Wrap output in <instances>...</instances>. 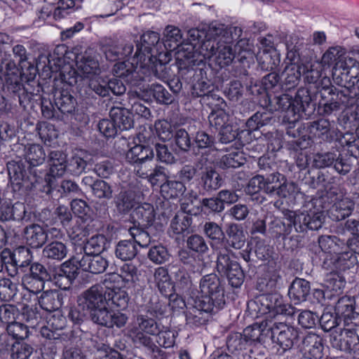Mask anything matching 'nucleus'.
<instances>
[{"label":"nucleus","instance_id":"9b49d317","mask_svg":"<svg viewBox=\"0 0 359 359\" xmlns=\"http://www.w3.org/2000/svg\"><path fill=\"white\" fill-rule=\"evenodd\" d=\"M356 262L355 255L347 249H344L339 250V253H334L330 257H325L323 267L332 271H346L353 267Z\"/></svg>","mask_w":359,"mask_h":359},{"label":"nucleus","instance_id":"f704fd0d","mask_svg":"<svg viewBox=\"0 0 359 359\" xmlns=\"http://www.w3.org/2000/svg\"><path fill=\"white\" fill-rule=\"evenodd\" d=\"M116 209L119 213L126 214L135 207L137 202L133 191H121L115 198Z\"/></svg>","mask_w":359,"mask_h":359},{"label":"nucleus","instance_id":"c9c22d12","mask_svg":"<svg viewBox=\"0 0 359 359\" xmlns=\"http://www.w3.org/2000/svg\"><path fill=\"white\" fill-rule=\"evenodd\" d=\"M319 246L325 254L326 257H330L334 253L343 250L345 244L334 236H322L318 239Z\"/></svg>","mask_w":359,"mask_h":359},{"label":"nucleus","instance_id":"a19ab883","mask_svg":"<svg viewBox=\"0 0 359 359\" xmlns=\"http://www.w3.org/2000/svg\"><path fill=\"white\" fill-rule=\"evenodd\" d=\"M354 208V203L344 198L335 203L330 210V217L334 220H341L349 216Z\"/></svg>","mask_w":359,"mask_h":359},{"label":"nucleus","instance_id":"aec40b11","mask_svg":"<svg viewBox=\"0 0 359 359\" xmlns=\"http://www.w3.org/2000/svg\"><path fill=\"white\" fill-rule=\"evenodd\" d=\"M154 157V150L149 146L142 144H136L131 147L126 154V161L136 165L139 168L142 165H146L148 160H151Z\"/></svg>","mask_w":359,"mask_h":359},{"label":"nucleus","instance_id":"72a5a7b5","mask_svg":"<svg viewBox=\"0 0 359 359\" xmlns=\"http://www.w3.org/2000/svg\"><path fill=\"white\" fill-rule=\"evenodd\" d=\"M24 156L29 166L41 165L46 159V153L43 147L38 144H27L24 149Z\"/></svg>","mask_w":359,"mask_h":359},{"label":"nucleus","instance_id":"1a4fd4ad","mask_svg":"<svg viewBox=\"0 0 359 359\" xmlns=\"http://www.w3.org/2000/svg\"><path fill=\"white\" fill-rule=\"evenodd\" d=\"M304 90H299L295 97L292 98L288 95H283L279 99V104L285 110L288 118H291V121H296L300 117V112L304 110L305 104L309 102L308 95H305Z\"/></svg>","mask_w":359,"mask_h":359},{"label":"nucleus","instance_id":"09e8293b","mask_svg":"<svg viewBox=\"0 0 359 359\" xmlns=\"http://www.w3.org/2000/svg\"><path fill=\"white\" fill-rule=\"evenodd\" d=\"M163 46L169 50L180 48L179 45L182 39L181 31L179 28L168 25L163 32Z\"/></svg>","mask_w":359,"mask_h":359},{"label":"nucleus","instance_id":"4c0bfd02","mask_svg":"<svg viewBox=\"0 0 359 359\" xmlns=\"http://www.w3.org/2000/svg\"><path fill=\"white\" fill-rule=\"evenodd\" d=\"M66 245L60 241H53L46 245L42 251L43 257L50 260L61 261L67 255Z\"/></svg>","mask_w":359,"mask_h":359},{"label":"nucleus","instance_id":"dca6fc26","mask_svg":"<svg viewBox=\"0 0 359 359\" xmlns=\"http://www.w3.org/2000/svg\"><path fill=\"white\" fill-rule=\"evenodd\" d=\"M22 235L26 244L32 248H41L48 240L47 231L38 224L26 226Z\"/></svg>","mask_w":359,"mask_h":359},{"label":"nucleus","instance_id":"0eeeda50","mask_svg":"<svg viewBox=\"0 0 359 359\" xmlns=\"http://www.w3.org/2000/svg\"><path fill=\"white\" fill-rule=\"evenodd\" d=\"M286 217L297 232H304L306 229L318 230L322 226L325 220L323 212L316 210L289 212Z\"/></svg>","mask_w":359,"mask_h":359},{"label":"nucleus","instance_id":"c756f323","mask_svg":"<svg viewBox=\"0 0 359 359\" xmlns=\"http://www.w3.org/2000/svg\"><path fill=\"white\" fill-rule=\"evenodd\" d=\"M337 70H342V74L349 77L353 84L359 81V62L346 53L342 60L337 62Z\"/></svg>","mask_w":359,"mask_h":359},{"label":"nucleus","instance_id":"8fccbe9b","mask_svg":"<svg viewBox=\"0 0 359 359\" xmlns=\"http://www.w3.org/2000/svg\"><path fill=\"white\" fill-rule=\"evenodd\" d=\"M88 159V156L86 154H74L67 161V171L73 175H80L87 166Z\"/></svg>","mask_w":359,"mask_h":359},{"label":"nucleus","instance_id":"f03ea898","mask_svg":"<svg viewBox=\"0 0 359 359\" xmlns=\"http://www.w3.org/2000/svg\"><path fill=\"white\" fill-rule=\"evenodd\" d=\"M201 297L198 306L207 312H218L223 309L225 302L224 285L215 273L203 276L199 283Z\"/></svg>","mask_w":359,"mask_h":359},{"label":"nucleus","instance_id":"ea45409f","mask_svg":"<svg viewBox=\"0 0 359 359\" xmlns=\"http://www.w3.org/2000/svg\"><path fill=\"white\" fill-rule=\"evenodd\" d=\"M133 219L139 224L149 225L154 219V210L152 205L149 203L135 207L131 213Z\"/></svg>","mask_w":359,"mask_h":359},{"label":"nucleus","instance_id":"c03bdc74","mask_svg":"<svg viewBox=\"0 0 359 359\" xmlns=\"http://www.w3.org/2000/svg\"><path fill=\"white\" fill-rule=\"evenodd\" d=\"M226 243L229 247L241 249L245 244V237L243 231L236 224H231L226 231Z\"/></svg>","mask_w":359,"mask_h":359},{"label":"nucleus","instance_id":"69168bd1","mask_svg":"<svg viewBox=\"0 0 359 359\" xmlns=\"http://www.w3.org/2000/svg\"><path fill=\"white\" fill-rule=\"evenodd\" d=\"M189 249L198 254H204L208 252V246L202 236L194 234L189 236L187 241Z\"/></svg>","mask_w":359,"mask_h":359},{"label":"nucleus","instance_id":"6e6d98bb","mask_svg":"<svg viewBox=\"0 0 359 359\" xmlns=\"http://www.w3.org/2000/svg\"><path fill=\"white\" fill-rule=\"evenodd\" d=\"M272 301L274 302L273 307H271V316L294 314V309L289 304L285 303L283 297L280 294H271V302Z\"/></svg>","mask_w":359,"mask_h":359},{"label":"nucleus","instance_id":"7c9ffc66","mask_svg":"<svg viewBox=\"0 0 359 359\" xmlns=\"http://www.w3.org/2000/svg\"><path fill=\"white\" fill-rule=\"evenodd\" d=\"M215 62L220 67L229 66L235 57L231 43H227L222 38L218 39L217 43Z\"/></svg>","mask_w":359,"mask_h":359},{"label":"nucleus","instance_id":"13d9d810","mask_svg":"<svg viewBox=\"0 0 359 359\" xmlns=\"http://www.w3.org/2000/svg\"><path fill=\"white\" fill-rule=\"evenodd\" d=\"M349 331L350 328H344L343 330L337 328L334 330L330 338L332 346L343 351L350 349L349 346L347 345L348 342H346L348 338Z\"/></svg>","mask_w":359,"mask_h":359},{"label":"nucleus","instance_id":"052dcab7","mask_svg":"<svg viewBox=\"0 0 359 359\" xmlns=\"http://www.w3.org/2000/svg\"><path fill=\"white\" fill-rule=\"evenodd\" d=\"M147 257L152 262L161 264L168 261L170 254L167 248L162 245H156L150 248Z\"/></svg>","mask_w":359,"mask_h":359},{"label":"nucleus","instance_id":"79ce46f5","mask_svg":"<svg viewBox=\"0 0 359 359\" xmlns=\"http://www.w3.org/2000/svg\"><path fill=\"white\" fill-rule=\"evenodd\" d=\"M194 83L192 86L191 93L194 97H209L213 87L210 84L206 77L202 76V69L199 72H196L194 76Z\"/></svg>","mask_w":359,"mask_h":359},{"label":"nucleus","instance_id":"2eb2a0df","mask_svg":"<svg viewBox=\"0 0 359 359\" xmlns=\"http://www.w3.org/2000/svg\"><path fill=\"white\" fill-rule=\"evenodd\" d=\"M323 339L314 333L308 334L302 341L300 351L307 359H321L323 355Z\"/></svg>","mask_w":359,"mask_h":359},{"label":"nucleus","instance_id":"a211bd4d","mask_svg":"<svg viewBox=\"0 0 359 359\" xmlns=\"http://www.w3.org/2000/svg\"><path fill=\"white\" fill-rule=\"evenodd\" d=\"M269 334V327L268 320H264L247 327L244 329L242 334L248 345L251 344L254 341L264 343L266 341Z\"/></svg>","mask_w":359,"mask_h":359},{"label":"nucleus","instance_id":"4be33fe9","mask_svg":"<svg viewBox=\"0 0 359 359\" xmlns=\"http://www.w3.org/2000/svg\"><path fill=\"white\" fill-rule=\"evenodd\" d=\"M77 69L86 76L90 75L97 76L100 73V64L95 56L87 52L76 57Z\"/></svg>","mask_w":359,"mask_h":359},{"label":"nucleus","instance_id":"f8f14e48","mask_svg":"<svg viewBox=\"0 0 359 359\" xmlns=\"http://www.w3.org/2000/svg\"><path fill=\"white\" fill-rule=\"evenodd\" d=\"M269 183L263 176L257 175L248 182L245 191L251 196V200L257 204H263L269 196Z\"/></svg>","mask_w":359,"mask_h":359},{"label":"nucleus","instance_id":"f3484780","mask_svg":"<svg viewBox=\"0 0 359 359\" xmlns=\"http://www.w3.org/2000/svg\"><path fill=\"white\" fill-rule=\"evenodd\" d=\"M355 301L350 297L340 298L335 305V314L338 318H343L344 323L356 325L359 322V314L354 311Z\"/></svg>","mask_w":359,"mask_h":359},{"label":"nucleus","instance_id":"3c124183","mask_svg":"<svg viewBox=\"0 0 359 359\" xmlns=\"http://www.w3.org/2000/svg\"><path fill=\"white\" fill-rule=\"evenodd\" d=\"M192 224V217L184 213L177 215L172 219L170 229L173 234L180 235L185 232L189 233V228Z\"/></svg>","mask_w":359,"mask_h":359},{"label":"nucleus","instance_id":"6ab92c4d","mask_svg":"<svg viewBox=\"0 0 359 359\" xmlns=\"http://www.w3.org/2000/svg\"><path fill=\"white\" fill-rule=\"evenodd\" d=\"M67 46L64 44L57 46L51 54L40 55L38 58L37 67H41L43 69L48 67L51 72H57L63 62V57L67 53Z\"/></svg>","mask_w":359,"mask_h":359},{"label":"nucleus","instance_id":"338daca9","mask_svg":"<svg viewBox=\"0 0 359 359\" xmlns=\"http://www.w3.org/2000/svg\"><path fill=\"white\" fill-rule=\"evenodd\" d=\"M226 346L229 351L233 353L246 349L248 345L241 333L235 332L229 335Z\"/></svg>","mask_w":359,"mask_h":359},{"label":"nucleus","instance_id":"603ef678","mask_svg":"<svg viewBox=\"0 0 359 359\" xmlns=\"http://www.w3.org/2000/svg\"><path fill=\"white\" fill-rule=\"evenodd\" d=\"M302 74L305 75L306 81L310 83H314L321 76L323 69L325 67L322 62L314 61L302 65Z\"/></svg>","mask_w":359,"mask_h":359},{"label":"nucleus","instance_id":"e2e57ef3","mask_svg":"<svg viewBox=\"0 0 359 359\" xmlns=\"http://www.w3.org/2000/svg\"><path fill=\"white\" fill-rule=\"evenodd\" d=\"M17 293V285L9 278L0 280V299L5 302L11 300Z\"/></svg>","mask_w":359,"mask_h":359},{"label":"nucleus","instance_id":"9d476101","mask_svg":"<svg viewBox=\"0 0 359 359\" xmlns=\"http://www.w3.org/2000/svg\"><path fill=\"white\" fill-rule=\"evenodd\" d=\"M140 65V60H137L135 55L132 58V61L126 60L116 62L112 69L113 74L125 81L134 84L140 81L143 77L140 74L139 68H143Z\"/></svg>","mask_w":359,"mask_h":359},{"label":"nucleus","instance_id":"0e129e2a","mask_svg":"<svg viewBox=\"0 0 359 359\" xmlns=\"http://www.w3.org/2000/svg\"><path fill=\"white\" fill-rule=\"evenodd\" d=\"M137 321L140 328V331L146 332L149 334H156L159 330V325L153 318H148L144 316H139L137 318Z\"/></svg>","mask_w":359,"mask_h":359},{"label":"nucleus","instance_id":"c85d7f7f","mask_svg":"<svg viewBox=\"0 0 359 359\" xmlns=\"http://www.w3.org/2000/svg\"><path fill=\"white\" fill-rule=\"evenodd\" d=\"M131 113L126 108L113 107L109 114L119 130H127L133 126V119Z\"/></svg>","mask_w":359,"mask_h":359},{"label":"nucleus","instance_id":"bb28decb","mask_svg":"<svg viewBox=\"0 0 359 359\" xmlns=\"http://www.w3.org/2000/svg\"><path fill=\"white\" fill-rule=\"evenodd\" d=\"M107 309H118L123 310L128 306L129 297L128 293L120 287L106 290Z\"/></svg>","mask_w":359,"mask_h":359},{"label":"nucleus","instance_id":"b1692460","mask_svg":"<svg viewBox=\"0 0 359 359\" xmlns=\"http://www.w3.org/2000/svg\"><path fill=\"white\" fill-rule=\"evenodd\" d=\"M137 174L142 178H147L152 185H158L167 179L165 169L161 165H155L153 168L147 163L144 166L136 169Z\"/></svg>","mask_w":359,"mask_h":359},{"label":"nucleus","instance_id":"473e14b6","mask_svg":"<svg viewBox=\"0 0 359 359\" xmlns=\"http://www.w3.org/2000/svg\"><path fill=\"white\" fill-rule=\"evenodd\" d=\"M67 170V162L55 165V167L50 168L49 174L46 176L42 181H40V187L39 191L50 194L55 186V177H62Z\"/></svg>","mask_w":359,"mask_h":359},{"label":"nucleus","instance_id":"a878e982","mask_svg":"<svg viewBox=\"0 0 359 359\" xmlns=\"http://www.w3.org/2000/svg\"><path fill=\"white\" fill-rule=\"evenodd\" d=\"M38 301L42 309L48 312L55 311L63 304V295L56 290H47L42 292Z\"/></svg>","mask_w":359,"mask_h":359},{"label":"nucleus","instance_id":"39448f33","mask_svg":"<svg viewBox=\"0 0 359 359\" xmlns=\"http://www.w3.org/2000/svg\"><path fill=\"white\" fill-rule=\"evenodd\" d=\"M80 305L90 312V318L96 323V317L100 312L107 310L106 290L99 284L91 286L79 297Z\"/></svg>","mask_w":359,"mask_h":359},{"label":"nucleus","instance_id":"774afa93","mask_svg":"<svg viewBox=\"0 0 359 359\" xmlns=\"http://www.w3.org/2000/svg\"><path fill=\"white\" fill-rule=\"evenodd\" d=\"M13 359H28L33 352V348L26 344L16 342L11 348Z\"/></svg>","mask_w":359,"mask_h":359},{"label":"nucleus","instance_id":"ddd939ff","mask_svg":"<svg viewBox=\"0 0 359 359\" xmlns=\"http://www.w3.org/2000/svg\"><path fill=\"white\" fill-rule=\"evenodd\" d=\"M46 325L41 328V334L43 337L56 340L61 337V331L66 326V318L60 312L50 314L47 316Z\"/></svg>","mask_w":359,"mask_h":359},{"label":"nucleus","instance_id":"49530a36","mask_svg":"<svg viewBox=\"0 0 359 359\" xmlns=\"http://www.w3.org/2000/svg\"><path fill=\"white\" fill-rule=\"evenodd\" d=\"M170 271L174 280L175 287L182 290L190 287L191 278L184 266L173 264L170 266Z\"/></svg>","mask_w":359,"mask_h":359},{"label":"nucleus","instance_id":"f257e3e1","mask_svg":"<svg viewBox=\"0 0 359 359\" xmlns=\"http://www.w3.org/2000/svg\"><path fill=\"white\" fill-rule=\"evenodd\" d=\"M223 27L212 23L206 30L204 38L192 51H184L183 48L177 52V60L184 68L194 66L205 59H210L216 55L218 39L222 34Z\"/></svg>","mask_w":359,"mask_h":359},{"label":"nucleus","instance_id":"680f3d73","mask_svg":"<svg viewBox=\"0 0 359 359\" xmlns=\"http://www.w3.org/2000/svg\"><path fill=\"white\" fill-rule=\"evenodd\" d=\"M302 74V68L301 66H297L295 64L291 63L287 65L283 72L285 83L292 88L298 83L301 74Z\"/></svg>","mask_w":359,"mask_h":359},{"label":"nucleus","instance_id":"e433bc0d","mask_svg":"<svg viewBox=\"0 0 359 359\" xmlns=\"http://www.w3.org/2000/svg\"><path fill=\"white\" fill-rule=\"evenodd\" d=\"M138 252L135 242L131 240L120 241L116 245L115 256L121 261L132 260Z\"/></svg>","mask_w":359,"mask_h":359},{"label":"nucleus","instance_id":"393cba45","mask_svg":"<svg viewBox=\"0 0 359 359\" xmlns=\"http://www.w3.org/2000/svg\"><path fill=\"white\" fill-rule=\"evenodd\" d=\"M346 285L345 279L337 272H330L325 278L323 288L327 292V299L339 296L342 293Z\"/></svg>","mask_w":359,"mask_h":359},{"label":"nucleus","instance_id":"20e7f679","mask_svg":"<svg viewBox=\"0 0 359 359\" xmlns=\"http://www.w3.org/2000/svg\"><path fill=\"white\" fill-rule=\"evenodd\" d=\"M231 250L225 248L217 253L216 269L222 275L226 276L229 283L233 287H239L243 283L245 275L240 264L233 258Z\"/></svg>","mask_w":359,"mask_h":359},{"label":"nucleus","instance_id":"6e6552de","mask_svg":"<svg viewBox=\"0 0 359 359\" xmlns=\"http://www.w3.org/2000/svg\"><path fill=\"white\" fill-rule=\"evenodd\" d=\"M271 332L273 344L272 348H276L278 354H282L290 349L298 337V331L294 327L284 323H280L272 327Z\"/></svg>","mask_w":359,"mask_h":359},{"label":"nucleus","instance_id":"2f4dec72","mask_svg":"<svg viewBox=\"0 0 359 359\" xmlns=\"http://www.w3.org/2000/svg\"><path fill=\"white\" fill-rule=\"evenodd\" d=\"M310 291V285L308 281L302 278H295L292 283L288 294L290 298L294 304L304 302Z\"/></svg>","mask_w":359,"mask_h":359},{"label":"nucleus","instance_id":"de8ad7c7","mask_svg":"<svg viewBox=\"0 0 359 359\" xmlns=\"http://www.w3.org/2000/svg\"><path fill=\"white\" fill-rule=\"evenodd\" d=\"M216 312H207L198 306V301L195 302V306L189 311L187 316L186 320L188 325L192 327H199L205 325L208 320L210 314L215 313Z\"/></svg>","mask_w":359,"mask_h":359},{"label":"nucleus","instance_id":"7ed1b4c3","mask_svg":"<svg viewBox=\"0 0 359 359\" xmlns=\"http://www.w3.org/2000/svg\"><path fill=\"white\" fill-rule=\"evenodd\" d=\"M7 169L14 192L23 196L33 189L39 190L42 177L32 174V171L27 168L26 163L22 160L8 162Z\"/></svg>","mask_w":359,"mask_h":359},{"label":"nucleus","instance_id":"4468645a","mask_svg":"<svg viewBox=\"0 0 359 359\" xmlns=\"http://www.w3.org/2000/svg\"><path fill=\"white\" fill-rule=\"evenodd\" d=\"M73 261L76 262L83 271L93 274L104 273L109 266V262L106 258L96 254H85L80 259L74 258Z\"/></svg>","mask_w":359,"mask_h":359},{"label":"nucleus","instance_id":"864d4df0","mask_svg":"<svg viewBox=\"0 0 359 359\" xmlns=\"http://www.w3.org/2000/svg\"><path fill=\"white\" fill-rule=\"evenodd\" d=\"M184 190L183 183L178 181H166L161 185V193L166 199L177 198Z\"/></svg>","mask_w":359,"mask_h":359},{"label":"nucleus","instance_id":"bf43d9fd","mask_svg":"<svg viewBox=\"0 0 359 359\" xmlns=\"http://www.w3.org/2000/svg\"><path fill=\"white\" fill-rule=\"evenodd\" d=\"M148 91L161 104H169L173 101L172 95L161 84L152 83L149 86Z\"/></svg>","mask_w":359,"mask_h":359},{"label":"nucleus","instance_id":"4d7b16f0","mask_svg":"<svg viewBox=\"0 0 359 359\" xmlns=\"http://www.w3.org/2000/svg\"><path fill=\"white\" fill-rule=\"evenodd\" d=\"M203 230L205 235L212 241L211 246L213 249L215 248V244L224 238L222 227L214 222H206Z\"/></svg>","mask_w":359,"mask_h":359},{"label":"nucleus","instance_id":"58836bf2","mask_svg":"<svg viewBox=\"0 0 359 359\" xmlns=\"http://www.w3.org/2000/svg\"><path fill=\"white\" fill-rule=\"evenodd\" d=\"M55 104L62 113L72 114L75 110L76 101L68 91L61 90L55 94Z\"/></svg>","mask_w":359,"mask_h":359},{"label":"nucleus","instance_id":"5701e85b","mask_svg":"<svg viewBox=\"0 0 359 359\" xmlns=\"http://www.w3.org/2000/svg\"><path fill=\"white\" fill-rule=\"evenodd\" d=\"M128 316L121 312L110 311L109 309L100 312L96 317V323L98 325L112 328L114 326L121 328L125 326L128 321Z\"/></svg>","mask_w":359,"mask_h":359},{"label":"nucleus","instance_id":"5fc2aeb1","mask_svg":"<svg viewBox=\"0 0 359 359\" xmlns=\"http://www.w3.org/2000/svg\"><path fill=\"white\" fill-rule=\"evenodd\" d=\"M246 158L243 153L241 151H233L223 156L219 161V167L222 169L237 168L244 165Z\"/></svg>","mask_w":359,"mask_h":359},{"label":"nucleus","instance_id":"a18cd8bd","mask_svg":"<svg viewBox=\"0 0 359 359\" xmlns=\"http://www.w3.org/2000/svg\"><path fill=\"white\" fill-rule=\"evenodd\" d=\"M108 243L107 238L103 234H96L88 239L83 249L85 254L100 255L105 249Z\"/></svg>","mask_w":359,"mask_h":359},{"label":"nucleus","instance_id":"cd10ccee","mask_svg":"<svg viewBox=\"0 0 359 359\" xmlns=\"http://www.w3.org/2000/svg\"><path fill=\"white\" fill-rule=\"evenodd\" d=\"M222 177L212 168H205V170L202 172L199 184L203 190V194L205 192H212V191L218 189L222 185Z\"/></svg>","mask_w":359,"mask_h":359},{"label":"nucleus","instance_id":"37998d69","mask_svg":"<svg viewBox=\"0 0 359 359\" xmlns=\"http://www.w3.org/2000/svg\"><path fill=\"white\" fill-rule=\"evenodd\" d=\"M346 51L344 48L339 46L329 48L322 57L323 67L329 68L333 66V70L337 71V64L339 60H342Z\"/></svg>","mask_w":359,"mask_h":359},{"label":"nucleus","instance_id":"412c9836","mask_svg":"<svg viewBox=\"0 0 359 359\" xmlns=\"http://www.w3.org/2000/svg\"><path fill=\"white\" fill-rule=\"evenodd\" d=\"M79 275V268L71 261L62 264L60 272L55 276V285L62 290H67Z\"/></svg>","mask_w":359,"mask_h":359},{"label":"nucleus","instance_id":"423d86ee","mask_svg":"<svg viewBox=\"0 0 359 359\" xmlns=\"http://www.w3.org/2000/svg\"><path fill=\"white\" fill-rule=\"evenodd\" d=\"M159 41V34L154 31H147L142 35L141 43L137 44L135 52V56L137 60H140L142 67H147L152 63L156 54H159V57L162 55Z\"/></svg>","mask_w":359,"mask_h":359}]
</instances>
